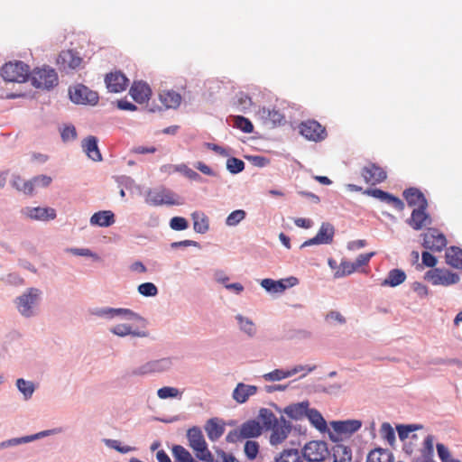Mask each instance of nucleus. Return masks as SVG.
<instances>
[{"label": "nucleus", "mask_w": 462, "mask_h": 462, "mask_svg": "<svg viewBox=\"0 0 462 462\" xmlns=\"http://www.w3.org/2000/svg\"><path fill=\"white\" fill-rule=\"evenodd\" d=\"M447 244L444 235L439 233L437 229H429L423 235V246L432 251H441Z\"/></svg>", "instance_id": "19"}, {"label": "nucleus", "mask_w": 462, "mask_h": 462, "mask_svg": "<svg viewBox=\"0 0 462 462\" xmlns=\"http://www.w3.org/2000/svg\"><path fill=\"white\" fill-rule=\"evenodd\" d=\"M52 181V179L47 175H38L32 178L33 188L38 187H48Z\"/></svg>", "instance_id": "63"}, {"label": "nucleus", "mask_w": 462, "mask_h": 462, "mask_svg": "<svg viewBox=\"0 0 462 462\" xmlns=\"http://www.w3.org/2000/svg\"><path fill=\"white\" fill-rule=\"evenodd\" d=\"M333 432H329V438L332 441L337 442V435H351L356 432L362 427V421L359 420H333L330 422Z\"/></svg>", "instance_id": "10"}, {"label": "nucleus", "mask_w": 462, "mask_h": 462, "mask_svg": "<svg viewBox=\"0 0 462 462\" xmlns=\"http://www.w3.org/2000/svg\"><path fill=\"white\" fill-rule=\"evenodd\" d=\"M403 197L405 198L410 207L417 206L428 207V201L423 193L416 188H410L403 191Z\"/></svg>", "instance_id": "30"}, {"label": "nucleus", "mask_w": 462, "mask_h": 462, "mask_svg": "<svg viewBox=\"0 0 462 462\" xmlns=\"http://www.w3.org/2000/svg\"><path fill=\"white\" fill-rule=\"evenodd\" d=\"M233 121L234 127L240 129L242 132L251 134L254 131V125L252 122L243 116H230Z\"/></svg>", "instance_id": "47"}, {"label": "nucleus", "mask_w": 462, "mask_h": 462, "mask_svg": "<svg viewBox=\"0 0 462 462\" xmlns=\"http://www.w3.org/2000/svg\"><path fill=\"white\" fill-rule=\"evenodd\" d=\"M26 443H30L29 435L4 440V441L0 442V449H4V448H10V447L22 445V444H26Z\"/></svg>", "instance_id": "59"}, {"label": "nucleus", "mask_w": 462, "mask_h": 462, "mask_svg": "<svg viewBox=\"0 0 462 462\" xmlns=\"http://www.w3.org/2000/svg\"><path fill=\"white\" fill-rule=\"evenodd\" d=\"M332 457L333 462H350L352 459V452L347 446L337 441L335 442V445L332 447Z\"/></svg>", "instance_id": "35"}, {"label": "nucleus", "mask_w": 462, "mask_h": 462, "mask_svg": "<svg viewBox=\"0 0 462 462\" xmlns=\"http://www.w3.org/2000/svg\"><path fill=\"white\" fill-rule=\"evenodd\" d=\"M89 314L108 321L115 319H121L126 321L145 323V319L140 314L127 308H113L107 306L94 307L89 309Z\"/></svg>", "instance_id": "2"}, {"label": "nucleus", "mask_w": 462, "mask_h": 462, "mask_svg": "<svg viewBox=\"0 0 462 462\" xmlns=\"http://www.w3.org/2000/svg\"><path fill=\"white\" fill-rule=\"evenodd\" d=\"M434 437L427 435L423 440L421 448L419 454L414 457L413 462H436L434 460Z\"/></svg>", "instance_id": "24"}, {"label": "nucleus", "mask_w": 462, "mask_h": 462, "mask_svg": "<svg viewBox=\"0 0 462 462\" xmlns=\"http://www.w3.org/2000/svg\"><path fill=\"white\" fill-rule=\"evenodd\" d=\"M421 425H415V424H410V425H398L396 427L399 438L401 440H405L409 439V436L411 433L415 431L418 429H421Z\"/></svg>", "instance_id": "56"}, {"label": "nucleus", "mask_w": 462, "mask_h": 462, "mask_svg": "<svg viewBox=\"0 0 462 462\" xmlns=\"http://www.w3.org/2000/svg\"><path fill=\"white\" fill-rule=\"evenodd\" d=\"M21 213L23 217L36 221H49L56 217V210L48 207H25Z\"/></svg>", "instance_id": "16"}, {"label": "nucleus", "mask_w": 462, "mask_h": 462, "mask_svg": "<svg viewBox=\"0 0 462 462\" xmlns=\"http://www.w3.org/2000/svg\"><path fill=\"white\" fill-rule=\"evenodd\" d=\"M11 184L15 189L26 195H32L33 193L34 188L32 179L24 180L19 175H13Z\"/></svg>", "instance_id": "42"}, {"label": "nucleus", "mask_w": 462, "mask_h": 462, "mask_svg": "<svg viewBox=\"0 0 462 462\" xmlns=\"http://www.w3.org/2000/svg\"><path fill=\"white\" fill-rule=\"evenodd\" d=\"M15 385L18 391L23 394L25 401L30 400L35 392V384L32 381H27L23 378L16 380Z\"/></svg>", "instance_id": "44"}, {"label": "nucleus", "mask_w": 462, "mask_h": 462, "mask_svg": "<svg viewBox=\"0 0 462 462\" xmlns=\"http://www.w3.org/2000/svg\"><path fill=\"white\" fill-rule=\"evenodd\" d=\"M42 291L35 287L27 288L14 300L17 312L25 319L39 315Z\"/></svg>", "instance_id": "1"}, {"label": "nucleus", "mask_w": 462, "mask_h": 462, "mask_svg": "<svg viewBox=\"0 0 462 462\" xmlns=\"http://www.w3.org/2000/svg\"><path fill=\"white\" fill-rule=\"evenodd\" d=\"M234 319L241 333L246 335L250 338L255 337L257 333V327L251 318L238 313L235 315Z\"/></svg>", "instance_id": "27"}, {"label": "nucleus", "mask_w": 462, "mask_h": 462, "mask_svg": "<svg viewBox=\"0 0 462 462\" xmlns=\"http://www.w3.org/2000/svg\"><path fill=\"white\" fill-rule=\"evenodd\" d=\"M356 271V268L354 263H350L346 260H342L338 266V269L334 273V277L336 279L342 278L344 276L350 275Z\"/></svg>", "instance_id": "49"}, {"label": "nucleus", "mask_w": 462, "mask_h": 462, "mask_svg": "<svg viewBox=\"0 0 462 462\" xmlns=\"http://www.w3.org/2000/svg\"><path fill=\"white\" fill-rule=\"evenodd\" d=\"M406 280V273L401 269H393L382 282V286L396 287Z\"/></svg>", "instance_id": "40"}, {"label": "nucleus", "mask_w": 462, "mask_h": 462, "mask_svg": "<svg viewBox=\"0 0 462 462\" xmlns=\"http://www.w3.org/2000/svg\"><path fill=\"white\" fill-rule=\"evenodd\" d=\"M306 418L310 424L320 432H326L328 425L322 414L316 409H309Z\"/></svg>", "instance_id": "39"}, {"label": "nucleus", "mask_w": 462, "mask_h": 462, "mask_svg": "<svg viewBox=\"0 0 462 462\" xmlns=\"http://www.w3.org/2000/svg\"><path fill=\"white\" fill-rule=\"evenodd\" d=\"M175 357H162L160 359L151 360L132 370V375L144 376L156 373L168 372L174 365Z\"/></svg>", "instance_id": "5"}, {"label": "nucleus", "mask_w": 462, "mask_h": 462, "mask_svg": "<svg viewBox=\"0 0 462 462\" xmlns=\"http://www.w3.org/2000/svg\"><path fill=\"white\" fill-rule=\"evenodd\" d=\"M309 409L310 402L308 401H304L286 406L283 409V413L292 420H300L306 417Z\"/></svg>", "instance_id": "28"}, {"label": "nucleus", "mask_w": 462, "mask_h": 462, "mask_svg": "<svg viewBox=\"0 0 462 462\" xmlns=\"http://www.w3.org/2000/svg\"><path fill=\"white\" fill-rule=\"evenodd\" d=\"M374 255V252L359 254L356 257V261L354 262L356 270L359 267L366 265Z\"/></svg>", "instance_id": "64"}, {"label": "nucleus", "mask_w": 462, "mask_h": 462, "mask_svg": "<svg viewBox=\"0 0 462 462\" xmlns=\"http://www.w3.org/2000/svg\"><path fill=\"white\" fill-rule=\"evenodd\" d=\"M244 452L249 460H254L259 454V444L255 440H246L244 446Z\"/></svg>", "instance_id": "52"}, {"label": "nucleus", "mask_w": 462, "mask_h": 462, "mask_svg": "<svg viewBox=\"0 0 462 462\" xmlns=\"http://www.w3.org/2000/svg\"><path fill=\"white\" fill-rule=\"evenodd\" d=\"M380 433L383 439H384L390 445L395 442V432L393 428L388 422H383L380 429Z\"/></svg>", "instance_id": "55"}, {"label": "nucleus", "mask_w": 462, "mask_h": 462, "mask_svg": "<svg viewBox=\"0 0 462 462\" xmlns=\"http://www.w3.org/2000/svg\"><path fill=\"white\" fill-rule=\"evenodd\" d=\"M299 283V280L296 277L291 276L286 279H281L278 281L273 279H263L261 281V286L269 293H282L285 290L291 288Z\"/></svg>", "instance_id": "13"}, {"label": "nucleus", "mask_w": 462, "mask_h": 462, "mask_svg": "<svg viewBox=\"0 0 462 462\" xmlns=\"http://www.w3.org/2000/svg\"><path fill=\"white\" fill-rule=\"evenodd\" d=\"M129 93L134 101L138 103H143L149 99L151 89L148 84L138 81L133 84Z\"/></svg>", "instance_id": "32"}, {"label": "nucleus", "mask_w": 462, "mask_h": 462, "mask_svg": "<svg viewBox=\"0 0 462 462\" xmlns=\"http://www.w3.org/2000/svg\"><path fill=\"white\" fill-rule=\"evenodd\" d=\"M258 391L257 386L238 383L232 393V398L237 403H245L251 396Z\"/></svg>", "instance_id": "26"}, {"label": "nucleus", "mask_w": 462, "mask_h": 462, "mask_svg": "<svg viewBox=\"0 0 462 462\" xmlns=\"http://www.w3.org/2000/svg\"><path fill=\"white\" fill-rule=\"evenodd\" d=\"M82 59L73 51H62L58 58L57 64L61 70L69 72L80 67Z\"/></svg>", "instance_id": "17"}, {"label": "nucleus", "mask_w": 462, "mask_h": 462, "mask_svg": "<svg viewBox=\"0 0 462 462\" xmlns=\"http://www.w3.org/2000/svg\"><path fill=\"white\" fill-rule=\"evenodd\" d=\"M205 430L208 438L211 441H216L223 435L225 428L223 425L218 423L217 419L212 418L207 421Z\"/></svg>", "instance_id": "38"}, {"label": "nucleus", "mask_w": 462, "mask_h": 462, "mask_svg": "<svg viewBox=\"0 0 462 462\" xmlns=\"http://www.w3.org/2000/svg\"><path fill=\"white\" fill-rule=\"evenodd\" d=\"M258 420L263 424V430H270L280 419H278L271 410L261 408L258 413Z\"/></svg>", "instance_id": "41"}, {"label": "nucleus", "mask_w": 462, "mask_h": 462, "mask_svg": "<svg viewBox=\"0 0 462 462\" xmlns=\"http://www.w3.org/2000/svg\"><path fill=\"white\" fill-rule=\"evenodd\" d=\"M226 166L231 174H238L245 170V164L241 159L230 157L227 159Z\"/></svg>", "instance_id": "50"}, {"label": "nucleus", "mask_w": 462, "mask_h": 462, "mask_svg": "<svg viewBox=\"0 0 462 462\" xmlns=\"http://www.w3.org/2000/svg\"><path fill=\"white\" fill-rule=\"evenodd\" d=\"M105 82L110 92L119 93L126 88L129 79L122 72L115 71L106 76Z\"/></svg>", "instance_id": "20"}, {"label": "nucleus", "mask_w": 462, "mask_h": 462, "mask_svg": "<svg viewBox=\"0 0 462 462\" xmlns=\"http://www.w3.org/2000/svg\"><path fill=\"white\" fill-rule=\"evenodd\" d=\"M234 104L236 105L237 111L245 113L252 106V100L247 94L239 92L235 97Z\"/></svg>", "instance_id": "48"}, {"label": "nucleus", "mask_w": 462, "mask_h": 462, "mask_svg": "<svg viewBox=\"0 0 462 462\" xmlns=\"http://www.w3.org/2000/svg\"><path fill=\"white\" fill-rule=\"evenodd\" d=\"M60 134L63 142L72 141L77 137L76 128L73 125H65Z\"/></svg>", "instance_id": "60"}, {"label": "nucleus", "mask_w": 462, "mask_h": 462, "mask_svg": "<svg viewBox=\"0 0 462 462\" xmlns=\"http://www.w3.org/2000/svg\"><path fill=\"white\" fill-rule=\"evenodd\" d=\"M425 279L433 285L449 286L459 282V275L448 270L436 268L428 271Z\"/></svg>", "instance_id": "11"}, {"label": "nucleus", "mask_w": 462, "mask_h": 462, "mask_svg": "<svg viewBox=\"0 0 462 462\" xmlns=\"http://www.w3.org/2000/svg\"><path fill=\"white\" fill-rule=\"evenodd\" d=\"M138 292L144 297H155L158 294V288L152 282L141 283L137 287Z\"/></svg>", "instance_id": "53"}, {"label": "nucleus", "mask_w": 462, "mask_h": 462, "mask_svg": "<svg viewBox=\"0 0 462 462\" xmlns=\"http://www.w3.org/2000/svg\"><path fill=\"white\" fill-rule=\"evenodd\" d=\"M69 95L70 100L79 105H91L94 106L98 101V95L97 92L89 89L83 84H77L69 88Z\"/></svg>", "instance_id": "8"}, {"label": "nucleus", "mask_w": 462, "mask_h": 462, "mask_svg": "<svg viewBox=\"0 0 462 462\" xmlns=\"http://www.w3.org/2000/svg\"><path fill=\"white\" fill-rule=\"evenodd\" d=\"M335 236V227L332 224L328 222H323L317 233V235L306 240L301 245L300 248L311 245H330L333 242V238Z\"/></svg>", "instance_id": "12"}, {"label": "nucleus", "mask_w": 462, "mask_h": 462, "mask_svg": "<svg viewBox=\"0 0 462 462\" xmlns=\"http://www.w3.org/2000/svg\"><path fill=\"white\" fill-rule=\"evenodd\" d=\"M391 458L392 455L389 451L383 448H375L368 454L366 462H392Z\"/></svg>", "instance_id": "46"}, {"label": "nucleus", "mask_w": 462, "mask_h": 462, "mask_svg": "<svg viewBox=\"0 0 462 462\" xmlns=\"http://www.w3.org/2000/svg\"><path fill=\"white\" fill-rule=\"evenodd\" d=\"M174 462H199L184 447L174 445L171 449Z\"/></svg>", "instance_id": "45"}, {"label": "nucleus", "mask_w": 462, "mask_h": 462, "mask_svg": "<svg viewBox=\"0 0 462 462\" xmlns=\"http://www.w3.org/2000/svg\"><path fill=\"white\" fill-rule=\"evenodd\" d=\"M97 138L88 136L82 141V148L88 157L94 162L102 161V155L97 146Z\"/></svg>", "instance_id": "31"}, {"label": "nucleus", "mask_w": 462, "mask_h": 462, "mask_svg": "<svg viewBox=\"0 0 462 462\" xmlns=\"http://www.w3.org/2000/svg\"><path fill=\"white\" fill-rule=\"evenodd\" d=\"M103 441L106 447L116 449L122 454L129 453L134 449V448L130 446H122L120 441L116 439H105Z\"/></svg>", "instance_id": "57"}, {"label": "nucleus", "mask_w": 462, "mask_h": 462, "mask_svg": "<svg viewBox=\"0 0 462 462\" xmlns=\"http://www.w3.org/2000/svg\"><path fill=\"white\" fill-rule=\"evenodd\" d=\"M144 195L145 202L151 206L158 207L162 205L172 206L180 204L175 199L177 197L176 194L163 187L148 189Z\"/></svg>", "instance_id": "6"}, {"label": "nucleus", "mask_w": 462, "mask_h": 462, "mask_svg": "<svg viewBox=\"0 0 462 462\" xmlns=\"http://www.w3.org/2000/svg\"><path fill=\"white\" fill-rule=\"evenodd\" d=\"M428 207H420L414 208L411 212V216L407 219V223L414 230H420L424 226L431 223L429 214L426 213Z\"/></svg>", "instance_id": "23"}, {"label": "nucleus", "mask_w": 462, "mask_h": 462, "mask_svg": "<svg viewBox=\"0 0 462 462\" xmlns=\"http://www.w3.org/2000/svg\"><path fill=\"white\" fill-rule=\"evenodd\" d=\"M300 133L308 140L319 142L326 137L325 128L317 121L309 120L300 125Z\"/></svg>", "instance_id": "15"}, {"label": "nucleus", "mask_w": 462, "mask_h": 462, "mask_svg": "<svg viewBox=\"0 0 462 462\" xmlns=\"http://www.w3.org/2000/svg\"><path fill=\"white\" fill-rule=\"evenodd\" d=\"M260 462H267L264 455H260ZM274 462H302L300 452L297 448H287L274 457Z\"/></svg>", "instance_id": "34"}, {"label": "nucleus", "mask_w": 462, "mask_h": 462, "mask_svg": "<svg viewBox=\"0 0 462 462\" xmlns=\"http://www.w3.org/2000/svg\"><path fill=\"white\" fill-rule=\"evenodd\" d=\"M115 214L111 210H100L94 213L89 223L91 226L108 227L115 223Z\"/></svg>", "instance_id": "29"}, {"label": "nucleus", "mask_w": 462, "mask_h": 462, "mask_svg": "<svg viewBox=\"0 0 462 462\" xmlns=\"http://www.w3.org/2000/svg\"><path fill=\"white\" fill-rule=\"evenodd\" d=\"M362 176L366 183L375 185L383 181L386 177V171L376 164H370L362 170Z\"/></svg>", "instance_id": "22"}, {"label": "nucleus", "mask_w": 462, "mask_h": 462, "mask_svg": "<svg viewBox=\"0 0 462 462\" xmlns=\"http://www.w3.org/2000/svg\"><path fill=\"white\" fill-rule=\"evenodd\" d=\"M436 448H437L438 456L441 462H448L450 459H452L450 457V453H449L448 448L444 444L438 443L436 445Z\"/></svg>", "instance_id": "62"}, {"label": "nucleus", "mask_w": 462, "mask_h": 462, "mask_svg": "<svg viewBox=\"0 0 462 462\" xmlns=\"http://www.w3.org/2000/svg\"><path fill=\"white\" fill-rule=\"evenodd\" d=\"M30 79L32 85L39 89L51 90L59 83V78L56 70L49 66L35 68L30 71Z\"/></svg>", "instance_id": "3"}, {"label": "nucleus", "mask_w": 462, "mask_h": 462, "mask_svg": "<svg viewBox=\"0 0 462 462\" xmlns=\"http://www.w3.org/2000/svg\"><path fill=\"white\" fill-rule=\"evenodd\" d=\"M446 261L450 266L462 269V249L457 246L449 247L446 252Z\"/></svg>", "instance_id": "43"}, {"label": "nucleus", "mask_w": 462, "mask_h": 462, "mask_svg": "<svg viewBox=\"0 0 462 462\" xmlns=\"http://www.w3.org/2000/svg\"><path fill=\"white\" fill-rule=\"evenodd\" d=\"M240 434L242 438L251 439L260 436L263 432V428L259 421L255 420H250L244 422L240 427Z\"/></svg>", "instance_id": "33"}, {"label": "nucleus", "mask_w": 462, "mask_h": 462, "mask_svg": "<svg viewBox=\"0 0 462 462\" xmlns=\"http://www.w3.org/2000/svg\"><path fill=\"white\" fill-rule=\"evenodd\" d=\"M157 395L160 399L168 398H180L181 393L179 389L171 386H164L157 391Z\"/></svg>", "instance_id": "54"}, {"label": "nucleus", "mask_w": 462, "mask_h": 462, "mask_svg": "<svg viewBox=\"0 0 462 462\" xmlns=\"http://www.w3.org/2000/svg\"><path fill=\"white\" fill-rule=\"evenodd\" d=\"M30 68L23 61H10L2 68V77L5 81L24 82L29 79Z\"/></svg>", "instance_id": "7"}, {"label": "nucleus", "mask_w": 462, "mask_h": 462, "mask_svg": "<svg viewBox=\"0 0 462 462\" xmlns=\"http://www.w3.org/2000/svg\"><path fill=\"white\" fill-rule=\"evenodd\" d=\"M366 195L372 196L375 199H380L381 201H384L388 204H392L398 210H402L404 208V203L399 198L383 191L380 189H366L364 192Z\"/></svg>", "instance_id": "25"}, {"label": "nucleus", "mask_w": 462, "mask_h": 462, "mask_svg": "<svg viewBox=\"0 0 462 462\" xmlns=\"http://www.w3.org/2000/svg\"><path fill=\"white\" fill-rule=\"evenodd\" d=\"M160 100L168 109H176L181 102V96L174 90H165L160 94Z\"/></svg>", "instance_id": "37"}, {"label": "nucleus", "mask_w": 462, "mask_h": 462, "mask_svg": "<svg viewBox=\"0 0 462 462\" xmlns=\"http://www.w3.org/2000/svg\"><path fill=\"white\" fill-rule=\"evenodd\" d=\"M109 332L119 337H147L149 332L143 329L134 328L129 323H117L109 328Z\"/></svg>", "instance_id": "18"}, {"label": "nucleus", "mask_w": 462, "mask_h": 462, "mask_svg": "<svg viewBox=\"0 0 462 462\" xmlns=\"http://www.w3.org/2000/svg\"><path fill=\"white\" fill-rule=\"evenodd\" d=\"M189 447L193 449L198 459L203 462H213V455L208 448L202 430L199 427H192L187 431Z\"/></svg>", "instance_id": "4"}, {"label": "nucleus", "mask_w": 462, "mask_h": 462, "mask_svg": "<svg viewBox=\"0 0 462 462\" xmlns=\"http://www.w3.org/2000/svg\"><path fill=\"white\" fill-rule=\"evenodd\" d=\"M169 226L174 231H183L189 227V222L183 217H173L171 218Z\"/></svg>", "instance_id": "58"}, {"label": "nucleus", "mask_w": 462, "mask_h": 462, "mask_svg": "<svg viewBox=\"0 0 462 462\" xmlns=\"http://www.w3.org/2000/svg\"><path fill=\"white\" fill-rule=\"evenodd\" d=\"M193 220V229L198 234H205L209 229V220L206 214L202 211H194L191 213Z\"/></svg>", "instance_id": "36"}, {"label": "nucleus", "mask_w": 462, "mask_h": 462, "mask_svg": "<svg viewBox=\"0 0 462 462\" xmlns=\"http://www.w3.org/2000/svg\"><path fill=\"white\" fill-rule=\"evenodd\" d=\"M329 455L328 445L325 441L313 440L307 443L302 449L303 457L310 462H319Z\"/></svg>", "instance_id": "9"}, {"label": "nucleus", "mask_w": 462, "mask_h": 462, "mask_svg": "<svg viewBox=\"0 0 462 462\" xmlns=\"http://www.w3.org/2000/svg\"><path fill=\"white\" fill-rule=\"evenodd\" d=\"M69 253H71L74 255L77 256H86V257H92L94 259H97V255L94 254L90 249L88 248H69L68 249Z\"/></svg>", "instance_id": "61"}, {"label": "nucleus", "mask_w": 462, "mask_h": 462, "mask_svg": "<svg viewBox=\"0 0 462 462\" xmlns=\"http://www.w3.org/2000/svg\"><path fill=\"white\" fill-rule=\"evenodd\" d=\"M263 124L268 128H273L284 120L283 114L280 110L270 107H263L258 112Z\"/></svg>", "instance_id": "21"}, {"label": "nucleus", "mask_w": 462, "mask_h": 462, "mask_svg": "<svg viewBox=\"0 0 462 462\" xmlns=\"http://www.w3.org/2000/svg\"><path fill=\"white\" fill-rule=\"evenodd\" d=\"M246 213L243 209H236L232 211L226 218V225L227 226H236L245 218Z\"/></svg>", "instance_id": "51"}, {"label": "nucleus", "mask_w": 462, "mask_h": 462, "mask_svg": "<svg viewBox=\"0 0 462 462\" xmlns=\"http://www.w3.org/2000/svg\"><path fill=\"white\" fill-rule=\"evenodd\" d=\"M292 430V424L287 420L283 416H281L280 420L273 428H271L270 444L276 446L282 443L289 436Z\"/></svg>", "instance_id": "14"}]
</instances>
